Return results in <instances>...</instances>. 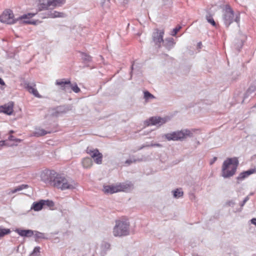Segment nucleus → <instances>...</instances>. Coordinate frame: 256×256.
I'll list each match as a JSON object with an SVG mask.
<instances>
[{
  "label": "nucleus",
  "instance_id": "412c9836",
  "mask_svg": "<svg viewBox=\"0 0 256 256\" xmlns=\"http://www.w3.org/2000/svg\"><path fill=\"white\" fill-rule=\"evenodd\" d=\"M28 188V184H22L20 185L16 188H14L13 190H10V194H14L17 192L22 190L24 189H26Z\"/></svg>",
  "mask_w": 256,
  "mask_h": 256
},
{
  "label": "nucleus",
  "instance_id": "aec40b11",
  "mask_svg": "<svg viewBox=\"0 0 256 256\" xmlns=\"http://www.w3.org/2000/svg\"><path fill=\"white\" fill-rule=\"evenodd\" d=\"M82 165L85 168H89L92 166V161L90 158H85L82 159Z\"/></svg>",
  "mask_w": 256,
  "mask_h": 256
},
{
  "label": "nucleus",
  "instance_id": "1a4fd4ad",
  "mask_svg": "<svg viewBox=\"0 0 256 256\" xmlns=\"http://www.w3.org/2000/svg\"><path fill=\"white\" fill-rule=\"evenodd\" d=\"M0 20L2 22L8 24H13L16 22L13 12L10 10L3 12L0 16Z\"/></svg>",
  "mask_w": 256,
  "mask_h": 256
},
{
  "label": "nucleus",
  "instance_id": "2eb2a0df",
  "mask_svg": "<svg viewBox=\"0 0 256 256\" xmlns=\"http://www.w3.org/2000/svg\"><path fill=\"white\" fill-rule=\"evenodd\" d=\"M256 172V168H252L249 170L243 172H241L238 176L237 177L236 179L238 180H244L245 178L248 177L252 174H254Z\"/></svg>",
  "mask_w": 256,
  "mask_h": 256
},
{
  "label": "nucleus",
  "instance_id": "393cba45",
  "mask_svg": "<svg viewBox=\"0 0 256 256\" xmlns=\"http://www.w3.org/2000/svg\"><path fill=\"white\" fill-rule=\"evenodd\" d=\"M70 90H72L74 92L78 93L80 92V88L78 86L76 83L72 84L71 82Z\"/></svg>",
  "mask_w": 256,
  "mask_h": 256
},
{
  "label": "nucleus",
  "instance_id": "b1692460",
  "mask_svg": "<svg viewBox=\"0 0 256 256\" xmlns=\"http://www.w3.org/2000/svg\"><path fill=\"white\" fill-rule=\"evenodd\" d=\"M10 232V229L0 227V238L9 234Z\"/></svg>",
  "mask_w": 256,
  "mask_h": 256
},
{
  "label": "nucleus",
  "instance_id": "f8f14e48",
  "mask_svg": "<svg viewBox=\"0 0 256 256\" xmlns=\"http://www.w3.org/2000/svg\"><path fill=\"white\" fill-rule=\"evenodd\" d=\"M56 84L59 86L61 90L68 92L70 90L71 82L70 80L62 78L56 80Z\"/></svg>",
  "mask_w": 256,
  "mask_h": 256
},
{
  "label": "nucleus",
  "instance_id": "9d476101",
  "mask_svg": "<svg viewBox=\"0 0 256 256\" xmlns=\"http://www.w3.org/2000/svg\"><path fill=\"white\" fill-rule=\"evenodd\" d=\"M166 122V118L160 116H152L144 122L146 126H161Z\"/></svg>",
  "mask_w": 256,
  "mask_h": 256
},
{
  "label": "nucleus",
  "instance_id": "f03ea898",
  "mask_svg": "<svg viewBox=\"0 0 256 256\" xmlns=\"http://www.w3.org/2000/svg\"><path fill=\"white\" fill-rule=\"evenodd\" d=\"M238 164L237 158H227L222 165V176L224 178L232 176L236 172Z\"/></svg>",
  "mask_w": 256,
  "mask_h": 256
},
{
  "label": "nucleus",
  "instance_id": "39448f33",
  "mask_svg": "<svg viewBox=\"0 0 256 256\" xmlns=\"http://www.w3.org/2000/svg\"><path fill=\"white\" fill-rule=\"evenodd\" d=\"M129 223L122 220H116V226L113 229L114 236H123L129 234Z\"/></svg>",
  "mask_w": 256,
  "mask_h": 256
},
{
  "label": "nucleus",
  "instance_id": "e433bc0d",
  "mask_svg": "<svg viewBox=\"0 0 256 256\" xmlns=\"http://www.w3.org/2000/svg\"><path fill=\"white\" fill-rule=\"evenodd\" d=\"M248 197L246 198L243 201V203L242 204V206H244V204L246 202V201L248 200Z\"/></svg>",
  "mask_w": 256,
  "mask_h": 256
},
{
  "label": "nucleus",
  "instance_id": "c85d7f7f",
  "mask_svg": "<svg viewBox=\"0 0 256 256\" xmlns=\"http://www.w3.org/2000/svg\"><path fill=\"white\" fill-rule=\"evenodd\" d=\"M44 206H47L48 207H52L54 206V203L52 201L50 200H42Z\"/></svg>",
  "mask_w": 256,
  "mask_h": 256
},
{
  "label": "nucleus",
  "instance_id": "9b49d317",
  "mask_svg": "<svg viewBox=\"0 0 256 256\" xmlns=\"http://www.w3.org/2000/svg\"><path fill=\"white\" fill-rule=\"evenodd\" d=\"M86 152L94 159V162L97 164H101L102 160V154L100 152L98 149L87 148Z\"/></svg>",
  "mask_w": 256,
  "mask_h": 256
},
{
  "label": "nucleus",
  "instance_id": "a211bd4d",
  "mask_svg": "<svg viewBox=\"0 0 256 256\" xmlns=\"http://www.w3.org/2000/svg\"><path fill=\"white\" fill-rule=\"evenodd\" d=\"M44 206L43 201L40 200L38 202H34L31 207V210H34V211H39Z\"/></svg>",
  "mask_w": 256,
  "mask_h": 256
},
{
  "label": "nucleus",
  "instance_id": "cd10ccee",
  "mask_svg": "<svg viewBox=\"0 0 256 256\" xmlns=\"http://www.w3.org/2000/svg\"><path fill=\"white\" fill-rule=\"evenodd\" d=\"M144 98L146 100H148L150 98H154V96L148 92L146 91L144 92Z\"/></svg>",
  "mask_w": 256,
  "mask_h": 256
},
{
  "label": "nucleus",
  "instance_id": "4be33fe9",
  "mask_svg": "<svg viewBox=\"0 0 256 256\" xmlns=\"http://www.w3.org/2000/svg\"><path fill=\"white\" fill-rule=\"evenodd\" d=\"M18 234L21 236H30L33 235V232L31 230H20Z\"/></svg>",
  "mask_w": 256,
  "mask_h": 256
},
{
  "label": "nucleus",
  "instance_id": "ddd939ff",
  "mask_svg": "<svg viewBox=\"0 0 256 256\" xmlns=\"http://www.w3.org/2000/svg\"><path fill=\"white\" fill-rule=\"evenodd\" d=\"M36 14V12L28 13V14H24L20 18L21 20H24V22H25L26 24L36 25L40 23L41 22L39 21L38 20H30V18L34 16Z\"/></svg>",
  "mask_w": 256,
  "mask_h": 256
},
{
  "label": "nucleus",
  "instance_id": "c756f323",
  "mask_svg": "<svg viewBox=\"0 0 256 256\" xmlns=\"http://www.w3.org/2000/svg\"><path fill=\"white\" fill-rule=\"evenodd\" d=\"M40 246H36L34 248L33 250V252H32V255L33 256H38L39 255V254L40 253Z\"/></svg>",
  "mask_w": 256,
  "mask_h": 256
},
{
  "label": "nucleus",
  "instance_id": "c9c22d12",
  "mask_svg": "<svg viewBox=\"0 0 256 256\" xmlns=\"http://www.w3.org/2000/svg\"><path fill=\"white\" fill-rule=\"evenodd\" d=\"M132 162V161L130 160H128L126 161V164H130Z\"/></svg>",
  "mask_w": 256,
  "mask_h": 256
},
{
  "label": "nucleus",
  "instance_id": "f257e3e1",
  "mask_svg": "<svg viewBox=\"0 0 256 256\" xmlns=\"http://www.w3.org/2000/svg\"><path fill=\"white\" fill-rule=\"evenodd\" d=\"M40 180L47 186H52L62 190L74 188L75 182L68 178L62 174L54 170H45L40 175Z\"/></svg>",
  "mask_w": 256,
  "mask_h": 256
},
{
  "label": "nucleus",
  "instance_id": "7ed1b4c3",
  "mask_svg": "<svg viewBox=\"0 0 256 256\" xmlns=\"http://www.w3.org/2000/svg\"><path fill=\"white\" fill-rule=\"evenodd\" d=\"M132 187L130 182L118 183L115 184L104 185L102 191L106 194H113L119 192H126Z\"/></svg>",
  "mask_w": 256,
  "mask_h": 256
},
{
  "label": "nucleus",
  "instance_id": "7c9ffc66",
  "mask_svg": "<svg viewBox=\"0 0 256 256\" xmlns=\"http://www.w3.org/2000/svg\"><path fill=\"white\" fill-rule=\"evenodd\" d=\"M9 140L10 141H14L16 142H20L22 141L21 140L18 138H14V136L12 135H10L8 138Z\"/></svg>",
  "mask_w": 256,
  "mask_h": 256
},
{
  "label": "nucleus",
  "instance_id": "4468645a",
  "mask_svg": "<svg viewBox=\"0 0 256 256\" xmlns=\"http://www.w3.org/2000/svg\"><path fill=\"white\" fill-rule=\"evenodd\" d=\"M14 104L12 102H10L0 106V112L6 114L10 115L14 112Z\"/></svg>",
  "mask_w": 256,
  "mask_h": 256
},
{
  "label": "nucleus",
  "instance_id": "20e7f679",
  "mask_svg": "<svg viewBox=\"0 0 256 256\" xmlns=\"http://www.w3.org/2000/svg\"><path fill=\"white\" fill-rule=\"evenodd\" d=\"M222 18L224 24L226 27H228L234 22L238 24L240 23V14L239 12L234 14L232 8L230 6L226 5L224 10Z\"/></svg>",
  "mask_w": 256,
  "mask_h": 256
},
{
  "label": "nucleus",
  "instance_id": "f3484780",
  "mask_svg": "<svg viewBox=\"0 0 256 256\" xmlns=\"http://www.w3.org/2000/svg\"><path fill=\"white\" fill-rule=\"evenodd\" d=\"M48 133H50V132L45 130L43 128H36L34 131L33 132V136L38 137L44 136Z\"/></svg>",
  "mask_w": 256,
  "mask_h": 256
},
{
  "label": "nucleus",
  "instance_id": "473e14b6",
  "mask_svg": "<svg viewBox=\"0 0 256 256\" xmlns=\"http://www.w3.org/2000/svg\"><path fill=\"white\" fill-rule=\"evenodd\" d=\"M6 140H1L0 141V146H4L6 145Z\"/></svg>",
  "mask_w": 256,
  "mask_h": 256
},
{
  "label": "nucleus",
  "instance_id": "6ab92c4d",
  "mask_svg": "<svg viewBox=\"0 0 256 256\" xmlns=\"http://www.w3.org/2000/svg\"><path fill=\"white\" fill-rule=\"evenodd\" d=\"M65 16L63 12H60L56 11H54V12H50L48 14V16H44L42 17V18H63Z\"/></svg>",
  "mask_w": 256,
  "mask_h": 256
},
{
  "label": "nucleus",
  "instance_id": "4c0bfd02",
  "mask_svg": "<svg viewBox=\"0 0 256 256\" xmlns=\"http://www.w3.org/2000/svg\"><path fill=\"white\" fill-rule=\"evenodd\" d=\"M86 60L88 61H90L92 60V57L90 56H86Z\"/></svg>",
  "mask_w": 256,
  "mask_h": 256
},
{
  "label": "nucleus",
  "instance_id": "72a5a7b5",
  "mask_svg": "<svg viewBox=\"0 0 256 256\" xmlns=\"http://www.w3.org/2000/svg\"><path fill=\"white\" fill-rule=\"evenodd\" d=\"M251 222L252 224L256 226V218H254L251 220Z\"/></svg>",
  "mask_w": 256,
  "mask_h": 256
},
{
  "label": "nucleus",
  "instance_id": "58836bf2",
  "mask_svg": "<svg viewBox=\"0 0 256 256\" xmlns=\"http://www.w3.org/2000/svg\"><path fill=\"white\" fill-rule=\"evenodd\" d=\"M13 132H14V131H13V130H10V134H12V133H13Z\"/></svg>",
  "mask_w": 256,
  "mask_h": 256
},
{
  "label": "nucleus",
  "instance_id": "5701e85b",
  "mask_svg": "<svg viewBox=\"0 0 256 256\" xmlns=\"http://www.w3.org/2000/svg\"><path fill=\"white\" fill-rule=\"evenodd\" d=\"M166 42L164 44V46L168 49L170 50L174 46V40L172 38L166 39Z\"/></svg>",
  "mask_w": 256,
  "mask_h": 256
},
{
  "label": "nucleus",
  "instance_id": "423d86ee",
  "mask_svg": "<svg viewBox=\"0 0 256 256\" xmlns=\"http://www.w3.org/2000/svg\"><path fill=\"white\" fill-rule=\"evenodd\" d=\"M190 132L189 130H184L167 134L165 135V137L168 140H182L187 136H190Z\"/></svg>",
  "mask_w": 256,
  "mask_h": 256
},
{
  "label": "nucleus",
  "instance_id": "2f4dec72",
  "mask_svg": "<svg viewBox=\"0 0 256 256\" xmlns=\"http://www.w3.org/2000/svg\"><path fill=\"white\" fill-rule=\"evenodd\" d=\"M181 27L180 26L176 27L172 30V35L174 36L180 30Z\"/></svg>",
  "mask_w": 256,
  "mask_h": 256
},
{
  "label": "nucleus",
  "instance_id": "ea45409f",
  "mask_svg": "<svg viewBox=\"0 0 256 256\" xmlns=\"http://www.w3.org/2000/svg\"><path fill=\"white\" fill-rule=\"evenodd\" d=\"M132 70L133 69V64L132 65Z\"/></svg>",
  "mask_w": 256,
  "mask_h": 256
},
{
  "label": "nucleus",
  "instance_id": "bb28decb",
  "mask_svg": "<svg viewBox=\"0 0 256 256\" xmlns=\"http://www.w3.org/2000/svg\"><path fill=\"white\" fill-rule=\"evenodd\" d=\"M206 19L208 20V22L211 24H212L213 26H216V22H214V20L210 15L206 16Z\"/></svg>",
  "mask_w": 256,
  "mask_h": 256
},
{
  "label": "nucleus",
  "instance_id": "dca6fc26",
  "mask_svg": "<svg viewBox=\"0 0 256 256\" xmlns=\"http://www.w3.org/2000/svg\"><path fill=\"white\" fill-rule=\"evenodd\" d=\"M36 86V84H34V86H30V84H27L25 86L26 88L28 90V92L34 95L37 98H40L41 96L38 92L37 90L34 88Z\"/></svg>",
  "mask_w": 256,
  "mask_h": 256
},
{
  "label": "nucleus",
  "instance_id": "f704fd0d",
  "mask_svg": "<svg viewBox=\"0 0 256 256\" xmlns=\"http://www.w3.org/2000/svg\"><path fill=\"white\" fill-rule=\"evenodd\" d=\"M0 84L2 86L5 85V82L0 78Z\"/></svg>",
  "mask_w": 256,
  "mask_h": 256
},
{
  "label": "nucleus",
  "instance_id": "0eeeda50",
  "mask_svg": "<svg viewBox=\"0 0 256 256\" xmlns=\"http://www.w3.org/2000/svg\"><path fill=\"white\" fill-rule=\"evenodd\" d=\"M66 0H48L46 4L40 3L38 5L39 11L54 8L60 6L65 2Z\"/></svg>",
  "mask_w": 256,
  "mask_h": 256
},
{
  "label": "nucleus",
  "instance_id": "6e6552de",
  "mask_svg": "<svg viewBox=\"0 0 256 256\" xmlns=\"http://www.w3.org/2000/svg\"><path fill=\"white\" fill-rule=\"evenodd\" d=\"M164 30H160L158 28L154 29L152 34V39L155 44L160 48L162 43L164 42Z\"/></svg>",
  "mask_w": 256,
  "mask_h": 256
},
{
  "label": "nucleus",
  "instance_id": "a878e982",
  "mask_svg": "<svg viewBox=\"0 0 256 256\" xmlns=\"http://www.w3.org/2000/svg\"><path fill=\"white\" fill-rule=\"evenodd\" d=\"M183 195V192L180 189H176L174 192V196L176 198H178L182 196Z\"/></svg>",
  "mask_w": 256,
  "mask_h": 256
}]
</instances>
